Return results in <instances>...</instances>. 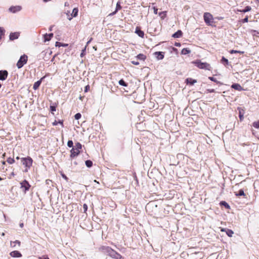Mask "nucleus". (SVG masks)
Here are the masks:
<instances>
[{
	"label": "nucleus",
	"instance_id": "1",
	"mask_svg": "<svg viewBox=\"0 0 259 259\" xmlns=\"http://www.w3.org/2000/svg\"><path fill=\"white\" fill-rule=\"evenodd\" d=\"M81 148V144L79 142L76 143L74 147H73L70 150V158H73L78 156L80 153V150Z\"/></svg>",
	"mask_w": 259,
	"mask_h": 259
},
{
	"label": "nucleus",
	"instance_id": "2",
	"mask_svg": "<svg viewBox=\"0 0 259 259\" xmlns=\"http://www.w3.org/2000/svg\"><path fill=\"white\" fill-rule=\"evenodd\" d=\"M195 65L200 69L210 70L211 66L209 64L206 62H201L198 60L194 62Z\"/></svg>",
	"mask_w": 259,
	"mask_h": 259
},
{
	"label": "nucleus",
	"instance_id": "3",
	"mask_svg": "<svg viewBox=\"0 0 259 259\" xmlns=\"http://www.w3.org/2000/svg\"><path fill=\"white\" fill-rule=\"evenodd\" d=\"M28 60V57L26 55H22L17 63V67L18 69L21 68L25 64Z\"/></svg>",
	"mask_w": 259,
	"mask_h": 259
},
{
	"label": "nucleus",
	"instance_id": "4",
	"mask_svg": "<svg viewBox=\"0 0 259 259\" xmlns=\"http://www.w3.org/2000/svg\"><path fill=\"white\" fill-rule=\"evenodd\" d=\"M32 159L30 157L27 158H22L21 162L27 168H30L32 164Z\"/></svg>",
	"mask_w": 259,
	"mask_h": 259
},
{
	"label": "nucleus",
	"instance_id": "5",
	"mask_svg": "<svg viewBox=\"0 0 259 259\" xmlns=\"http://www.w3.org/2000/svg\"><path fill=\"white\" fill-rule=\"evenodd\" d=\"M203 17L205 23L208 25H210L211 23L213 22V17L212 15L209 13H205Z\"/></svg>",
	"mask_w": 259,
	"mask_h": 259
},
{
	"label": "nucleus",
	"instance_id": "6",
	"mask_svg": "<svg viewBox=\"0 0 259 259\" xmlns=\"http://www.w3.org/2000/svg\"><path fill=\"white\" fill-rule=\"evenodd\" d=\"M20 184H21V188L24 189L25 192H26L27 191H28L30 187V185H29V183L26 180H24L20 183Z\"/></svg>",
	"mask_w": 259,
	"mask_h": 259
},
{
	"label": "nucleus",
	"instance_id": "7",
	"mask_svg": "<svg viewBox=\"0 0 259 259\" xmlns=\"http://www.w3.org/2000/svg\"><path fill=\"white\" fill-rule=\"evenodd\" d=\"M22 10V7L20 6H11L9 9V11L12 13H16Z\"/></svg>",
	"mask_w": 259,
	"mask_h": 259
},
{
	"label": "nucleus",
	"instance_id": "8",
	"mask_svg": "<svg viewBox=\"0 0 259 259\" xmlns=\"http://www.w3.org/2000/svg\"><path fill=\"white\" fill-rule=\"evenodd\" d=\"M101 249L104 253H107L108 255H109L110 253H111L113 250V249H112L110 247L105 246L101 247Z\"/></svg>",
	"mask_w": 259,
	"mask_h": 259
},
{
	"label": "nucleus",
	"instance_id": "9",
	"mask_svg": "<svg viewBox=\"0 0 259 259\" xmlns=\"http://www.w3.org/2000/svg\"><path fill=\"white\" fill-rule=\"evenodd\" d=\"M8 72L7 70H0V80H5L7 79Z\"/></svg>",
	"mask_w": 259,
	"mask_h": 259
},
{
	"label": "nucleus",
	"instance_id": "10",
	"mask_svg": "<svg viewBox=\"0 0 259 259\" xmlns=\"http://www.w3.org/2000/svg\"><path fill=\"white\" fill-rule=\"evenodd\" d=\"M20 33L18 32H11L9 35V39L11 40H14L18 38Z\"/></svg>",
	"mask_w": 259,
	"mask_h": 259
},
{
	"label": "nucleus",
	"instance_id": "11",
	"mask_svg": "<svg viewBox=\"0 0 259 259\" xmlns=\"http://www.w3.org/2000/svg\"><path fill=\"white\" fill-rule=\"evenodd\" d=\"M10 255L13 257H20L22 256L21 253L17 250H14L10 252Z\"/></svg>",
	"mask_w": 259,
	"mask_h": 259
},
{
	"label": "nucleus",
	"instance_id": "12",
	"mask_svg": "<svg viewBox=\"0 0 259 259\" xmlns=\"http://www.w3.org/2000/svg\"><path fill=\"white\" fill-rule=\"evenodd\" d=\"M154 55L157 60H162L164 58V53L162 52H156L154 53Z\"/></svg>",
	"mask_w": 259,
	"mask_h": 259
},
{
	"label": "nucleus",
	"instance_id": "13",
	"mask_svg": "<svg viewBox=\"0 0 259 259\" xmlns=\"http://www.w3.org/2000/svg\"><path fill=\"white\" fill-rule=\"evenodd\" d=\"M231 88L234 89L235 90H237L239 91H243V88L238 83H233L231 85Z\"/></svg>",
	"mask_w": 259,
	"mask_h": 259
},
{
	"label": "nucleus",
	"instance_id": "14",
	"mask_svg": "<svg viewBox=\"0 0 259 259\" xmlns=\"http://www.w3.org/2000/svg\"><path fill=\"white\" fill-rule=\"evenodd\" d=\"M48 53V51H43L41 52L39 55L38 56V59L39 60L42 59L45 61H47V59H45V57L47 56V54Z\"/></svg>",
	"mask_w": 259,
	"mask_h": 259
},
{
	"label": "nucleus",
	"instance_id": "15",
	"mask_svg": "<svg viewBox=\"0 0 259 259\" xmlns=\"http://www.w3.org/2000/svg\"><path fill=\"white\" fill-rule=\"evenodd\" d=\"M53 35L54 34L52 33H51L49 34H47V33L45 34L44 35V41L47 42V41H50L51 40V39L53 37Z\"/></svg>",
	"mask_w": 259,
	"mask_h": 259
},
{
	"label": "nucleus",
	"instance_id": "16",
	"mask_svg": "<svg viewBox=\"0 0 259 259\" xmlns=\"http://www.w3.org/2000/svg\"><path fill=\"white\" fill-rule=\"evenodd\" d=\"M45 77L44 76L42 77V78H41V79L38 81H37L36 82H35L34 84H33V89L34 90H37L39 87L40 86L41 83V81L42 80L45 78Z\"/></svg>",
	"mask_w": 259,
	"mask_h": 259
},
{
	"label": "nucleus",
	"instance_id": "17",
	"mask_svg": "<svg viewBox=\"0 0 259 259\" xmlns=\"http://www.w3.org/2000/svg\"><path fill=\"white\" fill-rule=\"evenodd\" d=\"M221 231L222 232H224L225 231L226 233V234L229 236V237H232L233 234H234V232L232 230H230V229H221Z\"/></svg>",
	"mask_w": 259,
	"mask_h": 259
},
{
	"label": "nucleus",
	"instance_id": "18",
	"mask_svg": "<svg viewBox=\"0 0 259 259\" xmlns=\"http://www.w3.org/2000/svg\"><path fill=\"white\" fill-rule=\"evenodd\" d=\"M182 31L180 30H179L176 32L174 33L172 36L174 38H179L182 36Z\"/></svg>",
	"mask_w": 259,
	"mask_h": 259
},
{
	"label": "nucleus",
	"instance_id": "19",
	"mask_svg": "<svg viewBox=\"0 0 259 259\" xmlns=\"http://www.w3.org/2000/svg\"><path fill=\"white\" fill-rule=\"evenodd\" d=\"M186 82L187 84L189 83L191 85H193L195 83L197 82V80L191 78H187L186 79Z\"/></svg>",
	"mask_w": 259,
	"mask_h": 259
},
{
	"label": "nucleus",
	"instance_id": "20",
	"mask_svg": "<svg viewBox=\"0 0 259 259\" xmlns=\"http://www.w3.org/2000/svg\"><path fill=\"white\" fill-rule=\"evenodd\" d=\"M135 33H137L141 37H144V32L138 27L136 28Z\"/></svg>",
	"mask_w": 259,
	"mask_h": 259
},
{
	"label": "nucleus",
	"instance_id": "21",
	"mask_svg": "<svg viewBox=\"0 0 259 259\" xmlns=\"http://www.w3.org/2000/svg\"><path fill=\"white\" fill-rule=\"evenodd\" d=\"M220 204L221 205V206H225L226 208L227 209H230V205L228 204V203H227L226 201H222L220 202Z\"/></svg>",
	"mask_w": 259,
	"mask_h": 259
},
{
	"label": "nucleus",
	"instance_id": "22",
	"mask_svg": "<svg viewBox=\"0 0 259 259\" xmlns=\"http://www.w3.org/2000/svg\"><path fill=\"white\" fill-rule=\"evenodd\" d=\"M190 53L191 51L188 48H184L181 51V54L182 55H187Z\"/></svg>",
	"mask_w": 259,
	"mask_h": 259
},
{
	"label": "nucleus",
	"instance_id": "23",
	"mask_svg": "<svg viewBox=\"0 0 259 259\" xmlns=\"http://www.w3.org/2000/svg\"><path fill=\"white\" fill-rule=\"evenodd\" d=\"M78 10V8H75L73 9L71 15L73 17H75L77 16Z\"/></svg>",
	"mask_w": 259,
	"mask_h": 259
},
{
	"label": "nucleus",
	"instance_id": "24",
	"mask_svg": "<svg viewBox=\"0 0 259 259\" xmlns=\"http://www.w3.org/2000/svg\"><path fill=\"white\" fill-rule=\"evenodd\" d=\"M235 195L237 196H245V193L243 189H240L239 190L238 193H235Z\"/></svg>",
	"mask_w": 259,
	"mask_h": 259
},
{
	"label": "nucleus",
	"instance_id": "25",
	"mask_svg": "<svg viewBox=\"0 0 259 259\" xmlns=\"http://www.w3.org/2000/svg\"><path fill=\"white\" fill-rule=\"evenodd\" d=\"M17 244L19 246H20V244H21L20 241H18V240H16V241H13V242H12V241H11V247H15L16 244Z\"/></svg>",
	"mask_w": 259,
	"mask_h": 259
},
{
	"label": "nucleus",
	"instance_id": "26",
	"mask_svg": "<svg viewBox=\"0 0 259 259\" xmlns=\"http://www.w3.org/2000/svg\"><path fill=\"white\" fill-rule=\"evenodd\" d=\"M221 62L222 64H223L225 65H227L229 63L228 60L225 58L224 57H222Z\"/></svg>",
	"mask_w": 259,
	"mask_h": 259
},
{
	"label": "nucleus",
	"instance_id": "27",
	"mask_svg": "<svg viewBox=\"0 0 259 259\" xmlns=\"http://www.w3.org/2000/svg\"><path fill=\"white\" fill-rule=\"evenodd\" d=\"M251 7L249 6H246L244 9L240 10V12L242 13H246L251 10Z\"/></svg>",
	"mask_w": 259,
	"mask_h": 259
},
{
	"label": "nucleus",
	"instance_id": "28",
	"mask_svg": "<svg viewBox=\"0 0 259 259\" xmlns=\"http://www.w3.org/2000/svg\"><path fill=\"white\" fill-rule=\"evenodd\" d=\"M118 83L120 85H122L123 87L127 86V83H126L123 79L119 80L118 81Z\"/></svg>",
	"mask_w": 259,
	"mask_h": 259
},
{
	"label": "nucleus",
	"instance_id": "29",
	"mask_svg": "<svg viewBox=\"0 0 259 259\" xmlns=\"http://www.w3.org/2000/svg\"><path fill=\"white\" fill-rule=\"evenodd\" d=\"M137 58L141 60H144L146 59V56L142 54H140L137 55Z\"/></svg>",
	"mask_w": 259,
	"mask_h": 259
},
{
	"label": "nucleus",
	"instance_id": "30",
	"mask_svg": "<svg viewBox=\"0 0 259 259\" xmlns=\"http://www.w3.org/2000/svg\"><path fill=\"white\" fill-rule=\"evenodd\" d=\"M85 163L88 167H91L93 165V162L90 160H86Z\"/></svg>",
	"mask_w": 259,
	"mask_h": 259
},
{
	"label": "nucleus",
	"instance_id": "31",
	"mask_svg": "<svg viewBox=\"0 0 259 259\" xmlns=\"http://www.w3.org/2000/svg\"><path fill=\"white\" fill-rule=\"evenodd\" d=\"M238 110H239V118L240 119V120H242L243 119V113H242L241 111V108L238 107Z\"/></svg>",
	"mask_w": 259,
	"mask_h": 259
},
{
	"label": "nucleus",
	"instance_id": "32",
	"mask_svg": "<svg viewBox=\"0 0 259 259\" xmlns=\"http://www.w3.org/2000/svg\"><path fill=\"white\" fill-rule=\"evenodd\" d=\"M230 53L231 54H234V53H239L241 54H243L244 53V52L243 51H237V50H232L230 51Z\"/></svg>",
	"mask_w": 259,
	"mask_h": 259
},
{
	"label": "nucleus",
	"instance_id": "33",
	"mask_svg": "<svg viewBox=\"0 0 259 259\" xmlns=\"http://www.w3.org/2000/svg\"><path fill=\"white\" fill-rule=\"evenodd\" d=\"M67 146L68 147L71 148L74 147L73 146V142L72 140H69L67 142Z\"/></svg>",
	"mask_w": 259,
	"mask_h": 259
},
{
	"label": "nucleus",
	"instance_id": "34",
	"mask_svg": "<svg viewBox=\"0 0 259 259\" xmlns=\"http://www.w3.org/2000/svg\"><path fill=\"white\" fill-rule=\"evenodd\" d=\"M121 9V7L120 6V3L119 2H118L116 4L115 10L118 12V11H119Z\"/></svg>",
	"mask_w": 259,
	"mask_h": 259
},
{
	"label": "nucleus",
	"instance_id": "35",
	"mask_svg": "<svg viewBox=\"0 0 259 259\" xmlns=\"http://www.w3.org/2000/svg\"><path fill=\"white\" fill-rule=\"evenodd\" d=\"M253 126L256 128H259V120L253 123Z\"/></svg>",
	"mask_w": 259,
	"mask_h": 259
},
{
	"label": "nucleus",
	"instance_id": "36",
	"mask_svg": "<svg viewBox=\"0 0 259 259\" xmlns=\"http://www.w3.org/2000/svg\"><path fill=\"white\" fill-rule=\"evenodd\" d=\"M115 259H123V257L118 252H117L115 254V256L114 258Z\"/></svg>",
	"mask_w": 259,
	"mask_h": 259
},
{
	"label": "nucleus",
	"instance_id": "37",
	"mask_svg": "<svg viewBox=\"0 0 259 259\" xmlns=\"http://www.w3.org/2000/svg\"><path fill=\"white\" fill-rule=\"evenodd\" d=\"M7 161L9 164H13V163H14L15 160L13 158L10 157V158H8Z\"/></svg>",
	"mask_w": 259,
	"mask_h": 259
},
{
	"label": "nucleus",
	"instance_id": "38",
	"mask_svg": "<svg viewBox=\"0 0 259 259\" xmlns=\"http://www.w3.org/2000/svg\"><path fill=\"white\" fill-rule=\"evenodd\" d=\"M81 117V115L80 113H77L74 115V118L76 120H78Z\"/></svg>",
	"mask_w": 259,
	"mask_h": 259
},
{
	"label": "nucleus",
	"instance_id": "39",
	"mask_svg": "<svg viewBox=\"0 0 259 259\" xmlns=\"http://www.w3.org/2000/svg\"><path fill=\"white\" fill-rule=\"evenodd\" d=\"M117 253L116 251L113 250L111 253L109 254V256L111 257L112 258H114L115 256V254Z\"/></svg>",
	"mask_w": 259,
	"mask_h": 259
},
{
	"label": "nucleus",
	"instance_id": "40",
	"mask_svg": "<svg viewBox=\"0 0 259 259\" xmlns=\"http://www.w3.org/2000/svg\"><path fill=\"white\" fill-rule=\"evenodd\" d=\"M208 79H210V80L212 81H214L215 82H217V83H219L220 82L218 81L216 78H214L213 77H208Z\"/></svg>",
	"mask_w": 259,
	"mask_h": 259
},
{
	"label": "nucleus",
	"instance_id": "41",
	"mask_svg": "<svg viewBox=\"0 0 259 259\" xmlns=\"http://www.w3.org/2000/svg\"><path fill=\"white\" fill-rule=\"evenodd\" d=\"M58 123H60L62 124V125H63V121L59 120L58 122H57V121H55L53 124L54 125H57Z\"/></svg>",
	"mask_w": 259,
	"mask_h": 259
},
{
	"label": "nucleus",
	"instance_id": "42",
	"mask_svg": "<svg viewBox=\"0 0 259 259\" xmlns=\"http://www.w3.org/2000/svg\"><path fill=\"white\" fill-rule=\"evenodd\" d=\"M83 212H85L88 210V205L86 204H84L83 205Z\"/></svg>",
	"mask_w": 259,
	"mask_h": 259
},
{
	"label": "nucleus",
	"instance_id": "43",
	"mask_svg": "<svg viewBox=\"0 0 259 259\" xmlns=\"http://www.w3.org/2000/svg\"><path fill=\"white\" fill-rule=\"evenodd\" d=\"M248 18L247 16H246L245 18H244L243 19H242L241 20V22L242 23H246V22H248Z\"/></svg>",
	"mask_w": 259,
	"mask_h": 259
},
{
	"label": "nucleus",
	"instance_id": "44",
	"mask_svg": "<svg viewBox=\"0 0 259 259\" xmlns=\"http://www.w3.org/2000/svg\"><path fill=\"white\" fill-rule=\"evenodd\" d=\"M85 50H86V47L84 48V49H83L82 50V52H81V53L80 54V57H82L84 56V52H85Z\"/></svg>",
	"mask_w": 259,
	"mask_h": 259
},
{
	"label": "nucleus",
	"instance_id": "45",
	"mask_svg": "<svg viewBox=\"0 0 259 259\" xmlns=\"http://www.w3.org/2000/svg\"><path fill=\"white\" fill-rule=\"evenodd\" d=\"M50 110L52 112L55 111H56V107L54 106H51Z\"/></svg>",
	"mask_w": 259,
	"mask_h": 259
},
{
	"label": "nucleus",
	"instance_id": "46",
	"mask_svg": "<svg viewBox=\"0 0 259 259\" xmlns=\"http://www.w3.org/2000/svg\"><path fill=\"white\" fill-rule=\"evenodd\" d=\"M132 63L135 65H138L139 64V62L136 61H132Z\"/></svg>",
	"mask_w": 259,
	"mask_h": 259
},
{
	"label": "nucleus",
	"instance_id": "47",
	"mask_svg": "<svg viewBox=\"0 0 259 259\" xmlns=\"http://www.w3.org/2000/svg\"><path fill=\"white\" fill-rule=\"evenodd\" d=\"M62 178H63L65 180L67 181L68 180V178L66 177V176L64 174H62Z\"/></svg>",
	"mask_w": 259,
	"mask_h": 259
},
{
	"label": "nucleus",
	"instance_id": "48",
	"mask_svg": "<svg viewBox=\"0 0 259 259\" xmlns=\"http://www.w3.org/2000/svg\"><path fill=\"white\" fill-rule=\"evenodd\" d=\"M117 12V11H116V10H115L113 12L110 13L109 14V16H113L115 14H116V13Z\"/></svg>",
	"mask_w": 259,
	"mask_h": 259
},
{
	"label": "nucleus",
	"instance_id": "49",
	"mask_svg": "<svg viewBox=\"0 0 259 259\" xmlns=\"http://www.w3.org/2000/svg\"><path fill=\"white\" fill-rule=\"evenodd\" d=\"M117 12V11H116V10H115L113 12L110 13L109 14V16H113L115 14H116V13Z\"/></svg>",
	"mask_w": 259,
	"mask_h": 259
},
{
	"label": "nucleus",
	"instance_id": "50",
	"mask_svg": "<svg viewBox=\"0 0 259 259\" xmlns=\"http://www.w3.org/2000/svg\"><path fill=\"white\" fill-rule=\"evenodd\" d=\"M207 91L208 93H214V92H215V91H214V89H207Z\"/></svg>",
	"mask_w": 259,
	"mask_h": 259
},
{
	"label": "nucleus",
	"instance_id": "51",
	"mask_svg": "<svg viewBox=\"0 0 259 259\" xmlns=\"http://www.w3.org/2000/svg\"><path fill=\"white\" fill-rule=\"evenodd\" d=\"M153 10H154V14H157V11H158V9L154 7H153Z\"/></svg>",
	"mask_w": 259,
	"mask_h": 259
},
{
	"label": "nucleus",
	"instance_id": "52",
	"mask_svg": "<svg viewBox=\"0 0 259 259\" xmlns=\"http://www.w3.org/2000/svg\"><path fill=\"white\" fill-rule=\"evenodd\" d=\"M39 259H49V258L48 256H42L39 257Z\"/></svg>",
	"mask_w": 259,
	"mask_h": 259
},
{
	"label": "nucleus",
	"instance_id": "53",
	"mask_svg": "<svg viewBox=\"0 0 259 259\" xmlns=\"http://www.w3.org/2000/svg\"><path fill=\"white\" fill-rule=\"evenodd\" d=\"M175 46L179 47L181 46V44L180 42H176Z\"/></svg>",
	"mask_w": 259,
	"mask_h": 259
},
{
	"label": "nucleus",
	"instance_id": "54",
	"mask_svg": "<svg viewBox=\"0 0 259 259\" xmlns=\"http://www.w3.org/2000/svg\"><path fill=\"white\" fill-rule=\"evenodd\" d=\"M93 38L91 37L90 38V39H89V40L87 42V45L86 46H88L91 42V41L92 40ZM87 47V46H85Z\"/></svg>",
	"mask_w": 259,
	"mask_h": 259
},
{
	"label": "nucleus",
	"instance_id": "55",
	"mask_svg": "<svg viewBox=\"0 0 259 259\" xmlns=\"http://www.w3.org/2000/svg\"><path fill=\"white\" fill-rule=\"evenodd\" d=\"M19 225L21 228H22L24 226L23 223H20Z\"/></svg>",
	"mask_w": 259,
	"mask_h": 259
},
{
	"label": "nucleus",
	"instance_id": "56",
	"mask_svg": "<svg viewBox=\"0 0 259 259\" xmlns=\"http://www.w3.org/2000/svg\"><path fill=\"white\" fill-rule=\"evenodd\" d=\"M69 6V4L67 2H65V6Z\"/></svg>",
	"mask_w": 259,
	"mask_h": 259
},
{
	"label": "nucleus",
	"instance_id": "57",
	"mask_svg": "<svg viewBox=\"0 0 259 259\" xmlns=\"http://www.w3.org/2000/svg\"><path fill=\"white\" fill-rule=\"evenodd\" d=\"M56 46H60V45H59V44H60L59 42H56Z\"/></svg>",
	"mask_w": 259,
	"mask_h": 259
},
{
	"label": "nucleus",
	"instance_id": "58",
	"mask_svg": "<svg viewBox=\"0 0 259 259\" xmlns=\"http://www.w3.org/2000/svg\"><path fill=\"white\" fill-rule=\"evenodd\" d=\"M56 46H60V45H59V44H60L59 42H56Z\"/></svg>",
	"mask_w": 259,
	"mask_h": 259
},
{
	"label": "nucleus",
	"instance_id": "59",
	"mask_svg": "<svg viewBox=\"0 0 259 259\" xmlns=\"http://www.w3.org/2000/svg\"><path fill=\"white\" fill-rule=\"evenodd\" d=\"M55 56H54V57L52 59V60H51V62H53V61H54V58H55Z\"/></svg>",
	"mask_w": 259,
	"mask_h": 259
},
{
	"label": "nucleus",
	"instance_id": "60",
	"mask_svg": "<svg viewBox=\"0 0 259 259\" xmlns=\"http://www.w3.org/2000/svg\"><path fill=\"white\" fill-rule=\"evenodd\" d=\"M5 233H3L2 234V236H5Z\"/></svg>",
	"mask_w": 259,
	"mask_h": 259
},
{
	"label": "nucleus",
	"instance_id": "61",
	"mask_svg": "<svg viewBox=\"0 0 259 259\" xmlns=\"http://www.w3.org/2000/svg\"><path fill=\"white\" fill-rule=\"evenodd\" d=\"M16 159H19V157L17 156L16 158Z\"/></svg>",
	"mask_w": 259,
	"mask_h": 259
},
{
	"label": "nucleus",
	"instance_id": "62",
	"mask_svg": "<svg viewBox=\"0 0 259 259\" xmlns=\"http://www.w3.org/2000/svg\"><path fill=\"white\" fill-rule=\"evenodd\" d=\"M52 27L51 26V27H50V31H51V30H52Z\"/></svg>",
	"mask_w": 259,
	"mask_h": 259
},
{
	"label": "nucleus",
	"instance_id": "63",
	"mask_svg": "<svg viewBox=\"0 0 259 259\" xmlns=\"http://www.w3.org/2000/svg\"><path fill=\"white\" fill-rule=\"evenodd\" d=\"M52 52H50V53H49V55H50L51 54Z\"/></svg>",
	"mask_w": 259,
	"mask_h": 259
},
{
	"label": "nucleus",
	"instance_id": "64",
	"mask_svg": "<svg viewBox=\"0 0 259 259\" xmlns=\"http://www.w3.org/2000/svg\"><path fill=\"white\" fill-rule=\"evenodd\" d=\"M86 88V89H85V91H87V90H88L87 87H86V88Z\"/></svg>",
	"mask_w": 259,
	"mask_h": 259
}]
</instances>
